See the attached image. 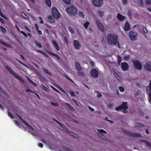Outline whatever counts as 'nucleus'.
Listing matches in <instances>:
<instances>
[{
	"label": "nucleus",
	"instance_id": "obj_11",
	"mask_svg": "<svg viewBox=\"0 0 151 151\" xmlns=\"http://www.w3.org/2000/svg\"><path fill=\"white\" fill-rule=\"evenodd\" d=\"M92 4L95 6L99 7L103 4V0H93Z\"/></svg>",
	"mask_w": 151,
	"mask_h": 151
},
{
	"label": "nucleus",
	"instance_id": "obj_15",
	"mask_svg": "<svg viewBox=\"0 0 151 151\" xmlns=\"http://www.w3.org/2000/svg\"><path fill=\"white\" fill-rule=\"evenodd\" d=\"M17 116L19 118L21 121L23 123H24V124L26 125L27 127H29V128H31L32 130H33V128L30 125H29L28 123H27L25 121L24 119L19 115L17 114Z\"/></svg>",
	"mask_w": 151,
	"mask_h": 151
},
{
	"label": "nucleus",
	"instance_id": "obj_12",
	"mask_svg": "<svg viewBox=\"0 0 151 151\" xmlns=\"http://www.w3.org/2000/svg\"><path fill=\"white\" fill-rule=\"evenodd\" d=\"M73 44L74 47L76 50H79L81 47V45L78 40H74L73 41Z\"/></svg>",
	"mask_w": 151,
	"mask_h": 151
},
{
	"label": "nucleus",
	"instance_id": "obj_56",
	"mask_svg": "<svg viewBox=\"0 0 151 151\" xmlns=\"http://www.w3.org/2000/svg\"><path fill=\"white\" fill-rule=\"evenodd\" d=\"M117 78L120 82H122L123 79L120 76H119Z\"/></svg>",
	"mask_w": 151,
	"mask_h": 151
},
{
	"label": "nucleus",
	"instance_id": "obj_39",
	"mask_svg": "<svg viewBox=\"0 0 151 151\" xmlns=\"http://www.w3.org/2000/svg\"><path fill=\"white\" fill-rule=\"evenodd\" d=\"M58 124L62 128L64 129H65L66 128V127L65 125H64L63 124H62V123L60 122H59V123H58Z\"/></svg>",
	"mask_w": 151,
	"mask_h": 151
},
{
	"label": "nucleus",
	"instance_id": "obj_9",
	"mask_svg": "<svg viewBox=\"0 0 151 151\" xmlns=\"http://www.w3.org/2000/svg\"><path fill=\"white\" fill-rule=\"evenodd\" d=\"M98 133L97 135L98 137L101 139L105 140V137L104 135V134H106V132L104 131L102 129H98Z\"/></svg>",
	"mask_w": 151,
	"mask_h": 151
},
{
	"label": "nucleus",
	"instance_id": "obj_38",
	"mask_svg": "<svg viewBox=\"0 0 151 151\" xmlns=\"http://www.w3.org/2000/svg\"><path fill=\"white\" fill-rule=\"evenodd\" d=\"M68 29L70 32L71 33H74V31L73 29L71 28L70 26L68 27Z\"/></svg>",
	"mask_w": 151,
	"mask_h": 151
},
{
	"label": "nucleus",
	"instance_id": "obj_44",
	"mask_svg": "<svg viewBox=\"0 0 151 151\" xmlns=\"http://www.w3.org/2000/svg\"><path fill=\"white\" fill-rule=\"evenodd\" d=\"M127 14L129 18H131L132 17V12L130 10L128 11L127 12Z\"/></svg>",
	"mask_w": 151,
	"mask_h": 151
},
{
	"label": "nucleus",
	"instance_id": "obj_19",
	"mask_svg": "<svg viewBox=\"0 0 151 151\" xmlns=\"http://www.w3.org/2000/svg\"><path fill=\"white\" fill-rule=\"evenodd\" d=\"M75 65L76 70L78 71H81L82 68L80 66V65L79 63L76 62L75 63Z\"/></svg>",
	"mask_w": 151,
	"mask_h": 151
},
{
	"label": "nucleus",
	"instance_id": "obj_50",
	"mask_svg": "<svg viewBox=\"0 0 151 151\" xmlns=\"http://www.w3.org/2000/svg\"><path fill=\"white\" fill-rule=\"evenodd\" d=\"M148 100L149 102L151 103V93H150L149 94Z\"/></svg>",
	"mask_w": 151,
	"mask_h": 151
},
{
	"label": "nucleus",
	"instance_id": "obj_26",
	"mask_svg": "<svg viewBox=\"0 0 151 151\" xmlns=\"http://www.w3.org/2000/svg\"><path fill=\"white\" fill-rule=\"evenodd\" d=\"M48 18L49 19V22L50 23H52L55 22L54 19L51 15L48 16Z\"/></svg>",
	"mask_w": 151,
	"mask_h": 151
},
{
	"label": "nucleus",
	"instance_id": "obj_31",
	"mask_svg": "<svg viewBox=\"0 0 151 151\" xmlns=\"http://www.w3.org/2000/svg\"><path fill=\"white\" fill-rule=\"evenodd\" d=\"M43 71L44 72L47 74H48L50 75H52L51 73L48 70L46 69H44Z\"/></svg>",
	"mask_w": 151,
	"mask_h": 151
},
{
	"label": "nucleus",
	"instance_id": "obj_28",
	"mask_svg": "<svg viewBox=\"0 0 151 151\" xmlns=\"http://www.w3.org/2000/svg\"><path fill=\"white\" fill-rule=\"evenodd\" d=\"M90 23L88 22H85L83 24V26L86 29H87L88 28V26L89 25Z\"/></svg>",
	"mask_w": 151,
	"mask_h": 151
},
{
	"label": "nucleus",
	"instance_id": "obj_45",
	"mask_svg": "<svg viewBox=\"0 0 151 151\" xmlns=\"http://www.w3.org/2000/svg\"><path fill=\"white\" fill-rule=\"evenodd\" d=\"M139 2L140 6L142 7H143V0H139Z\"/></svg>",
	"mask_w": 151,
	"mask_h": 151
},
{
	"label": "nucleus",
	"instance_id": "obj_4",
	"mask_svg": "<svg viewBox=\"0 0 151 151\" xmlns=\"http://www.w3.org/2000/svg\"><path fill=\"white\" fill-rule=\"evenodd\" d=\"M128 108L127 103L124 102L121 105L116 107L115 109L117 111H119L122 109H124L123 110L124 113H127V109Z\"/></svg>",
	"mask_w": 151,
	"mask_h": 151
},
{
	"label": "nucleus",
	"instance_id": "obj_25",
	"mask_svg": "<svg viewBox=\"0 0 151 151\" xmlns=\"http://www.w3.org/2000/svg\"><path fill=\"white\" fill-rule=\"evenodd\" d=\"M145 126V125L142 123H137L136 124L134 127H142Z\"/></svg>",
	"mask_w": 151,
	"mask_h": 151
},
{
	"label": "nucleus",
	"instance_id": "obj_16",
	"mask_svg": "<svg viewBox=\"0 0 151 151\" xmlns=\"http://www.w3.org/2000/svg\"><path fill=\"white\" fill-rule=\"evenodd\" d=\"M96 22L99 29L102 32H103L104 31V29L103 25L98 20H96Z\"/></svg>",
	"mask_w": 151,
	"mask_h": 151
},
{
	"label": "nucleus",
	"instance_id": "obj_34",
	"mask_svg": "<svg viewBox=\"0 0 151 151\" xmlns=\"http://www.w3.org/2000/svg\"><path fill=\"white\" fill-rule=\"evenodd\" d=\"M55 86L57 87L63 93H65V92L60 86H58V85L56 84Z\"/></svg>",
	"mask_w": 151,
	"mask_h": 151
},
{
	"label": "nucleus",
	"instance_id": "obj_24",
	"mask_svg": "<svg viewBox=\"0 0 151 151\" xmlns=\"http://www.w3.org/2000/svg\"><path fill=\"white\" fill-rule=\"evenodd\" d=\"M65 104L69 108L70 110L72 111H74L75 110L74 108L71 106L69 104L66 103Z\"/></svg>",
	"mask_w": 151,
	"mask_h": 151
},
{
	"label": "nucleus",
	"instance_id": "obj_32",
	"mask_svg": "<svg viewBox=\"0 0 151 151\" xmlns=\"http://www.w3.org/2000/svg\"><path fill=\"white\" fill-rule=\"evenodd\" d=\"M21 16L24 18L28 19L29 18L24 13L22 12L21 13Z\"/></svg>",
	"mask_w": 151,
	"mask_h": 151
},
{
	"label": "nucleus",
	"instance_id": "obj_58",
	"mask_svg": "<svg viewBox=\"0 0 151 151\" xmlns=\"http://www.w3.org/2000/svg\"><path fill=\"white\" fill-rule=\"evenodd\" d=\"M38 146L39 147L41 148H42L43 147V144L41 143H39L38 144Z\"/></svg>",
	"mask_w": 151,
	"mask_h": 151
},
{
	"label": "nucleus",
	"instance_id": "obj_41",
	"mask_svg": "<svg viewBox=\"0 0 151 151\" xmlns=\"http://www.w3.org/2000/svg\"><path fill=\"white\" fill-rule=\"evenodd\" d=\"M98 14L100 17H101L104 15V12L101 11H99L98 12Z\"/></svg>",
	"mask_w": 151,
	"mask_h": 151
},
{
	"label": "nucleus",
	"instance_id": "obj_8",
	"mask_svg": "<svg viewBox=\"0 0 151 151\" xmlns=\"http://www.w3.org/2000/svg\"><path fill=\"white\" fill-rule=\"evenodd\" d=\"M129 36L131 40L134 41L137 39L138 34L137 32L133 31H131L129 32Z\"/></svg>",
	"mask_w": 151,
	"mask_h": 151
},
{
	"label": "nucleus",
	"instance_id": "obj_13",
	"mask_svg": "<svg viewBox=\"0 0 151 151\" xmlns=\"http://www.w3.org/2000/svg\"><path fill=\"white\" fill-rule=\"evenodd\" d=\"M144 68L146 70L151 72V63L147 62L144 66Z\"/></svg>",
	"mask_w": 151,
	"mask_h": 151
},
{
	"label": "nucleus",
	"instance_id": "obj_33",
	"mask_svg": "<svg viewBox=\"0 0 151 151\" xmlns=\"http://www.w3.org/2000/svg\"><path fill=\"white\" fill-rule=\"evenodd\" d=\"M0 43L6 46L9 47L10 46V45L2 41H0Z\"/></svg>",
	"mask_w": 151,
	"mask_h": 151
},
{
	"label": "nucleus",
	"instance_id": "obj_36",
	"mask_svg": "<svg viewBox=\"0 0 151 151\" xmlns=\"http://www.w3.org/2000/svg\"><path fill=\"white\" fill-rule=\"evenodd\" d=\"M79 16L83 18H84V15L82 12L80 11L78 13Z\"/></svg>",
	"mask_w": 151,
	"mask_h": 151
},
{
	"label": "nucleus",
	"instance_id": "obj_63",
	"mask_svg": "<svg viewBox=\"0 0 151 151\" xmlns=\"http://www.w3.org/2000/svg\"><path fill=\"white\" fill-rule=\"evenodd\" d=\"M14 122L16 124L19 126V122L17 120H15V121H14Z\"/></svg>",
	"mask_w": 151,
	"mask_h": 151
},
{
	"label": "nucleus",
	"instance_id": "obj_49",
	"mask_svg": "<svg viewBox=\"0 0 151 151\" xmlns=\"http://www.w3.org/2000/svg\"><path fill=\"white\" fill-rule=\"evenodd\" d=\"M64 40L67 44H68V39L66 37H64Z\"/></svg>",
	"mask_w": 151,
	"mask_h": 151
},
{
	"label": "nucleus",
	"instance_id": "obj_14",
	"mask_svg": "<svg viewBox=\"0 0 151 151\" xmlns=\"http://www.w3.org/2000/svg\"><path fill=\"white\" fill-rule=\"evenodd\" d=\"M122 68L123 70L126 71L129 69V65L126 63H121Z\"/></svg>",
	"mask_w": 151,
	"mask_h": 151
},
{
	"label": "nucleus",
	"instance_id": "obj_42",
	"mask_svg": "<svg viewBox=\"0 0 151 151\" xmlns=\"http://www.w3.org/2000/svg\"><path fill=\"white\" fill-rule=\"evenodd\" d=\"M142 30L145 33H148V31L145 27L143 26L142 27Z\"/></svg>",
	"mask_w": 151,
	"mask_h": 151
},
{
	"label": "nucleus",
	"instance_id": "obj_23",
	"mask_svg": "<svg viewBox=\"0 0 151 151\" xmlns=\"http://www.w3.org/2000/svg\"><path fill=\"white\" fill-rule=\"evenodd\" d=\"M40 88L45 91L47 92H50V90L49 89H48L47 87H46L45 86H44L43 85H41L40 86Z\"/></svg>",
	"mask_w": 151,
	"mask_h": 151
},
{
	"label": "nucleus",
	"instance_id": "obj_47",
	"mask_svg": "<svg viewBox=\"0 0 151 151\" xmlns=\"http://www.w3.org/2000/svg\"><path fill=\"white\" fill-rule=\"evenodd\" d=\"M51 104L53 106H59V104L57 103H54L52 102H51Z\"/></svg>",
	"mask_w": 151,
	"mask_h": 151
},
{
	"label": "nucleus",
	"instance_id": "obj_61",
	"mask_svg": "<svg viewBox=\"0 0 151 151\" xmlns=\"http://www.w3.org/2000/svg\"><path fill=\"white\" fill-rule=\"evenodd\" d=\"M37 51L39 52L40 53L42 54H44V52L43 51H42V50H37Z\"/></svg>",
	"mask_w": 151,
	"mask_h": 151
},
{
	"label": "nucleus",
	"instance_id": "obj_55",
	"mask_svg": "<svg viewBox=\"0 0 151 151\" xmlns=\"http://www.w3.org/2000/svg\"><path fill=\"white\" fill-rule=\"evenodd\" d=\"M127 0H122V3L123 4L125 5L127 3Z\"/></svg>",
	"mask_w": 151,
	"mask_h": 151
},
{
	"label": "nucleus",
	"instance_id": "obj_6",
	"mask_svg": "<svg viewBox=\"0 0 151 151\" xmlns=\"http://www.w3.org/2000/svg\"><path fill=\"white\" fill-rule=\"evenodd\" d=\"M124 133L129 137H140L141 135L139 134L131 132L129 131H124Z\"/></svg>",
	"mask_w": 151,
	"mask_h": 151
},
{
	"label": "nucleus",
	"instance_id": "obj_17",
	"mask_svg": "<svg viewBox=\"0 0 151 151\" xmlns=\"http://www.w3.org/2000/svg\"><path fill=\"white\" fill-rule=\"evenodd\" d=\"M66 131L71 136L74 137V138L76 139H78L79 138V136L77 134L73 132H70L68 130H67Z\"/></svg>",
	"mask_w": 151,
	"mask_h": 151
},
{
	"label": "nucleus",
	"instance_id": "obj_29",
	"mask_svg": "<svg viewBox=\"0 0 151 151\" xmlns=\"http://www.w3.org/2000/svg\"><path fill=\"white\" fill-rule=\"evenodd\" d=\"M46 3L48 7H50L51 2L50 0H45Z\"/></svg>",
	"mask_w": 151,
	"mask_h": 151
},
{
	"label": "nucleus",
	"instance_id": "obj_3",
	"mask_svg": "<svg viewBox=\"0 0 151 151\" xmlns=\"http://www.w3.org/2000/svg\"><path fill=\"white\" fill-rule=\"evenodd\" d=\"M5 67L10 73L12 74L15 78L18 79L21 83H25V81L23 79L19 78L18 75L14 72L9 66L6 65Z\"/></svg>",
	"mask_w": 151,
	"mask_h": 151
},
{
	"label": "nucleus",
	"instance_id": "obj_21",
	"mask_svg": "<svg viewBox=\"0 0 151 151\" xmlns=\"http://www.w3.org/2000/svg\"><path fill=\"white\" fill-rule=\"evenodd\" d=\"M117 19L120 21H123L125 18V17L118 13L117 16Z\"/></svg>",
	"mask_w": 151,
	"mask_h": 151
},
{
	"label": "nucleus",
	"instance_id": "obj_18",
	"mask_svg": "<svg viewBox=\"0 0 151 151\" xmlns=\"http://www.w3.org/2000/svg\"><path fill=\"white\" fill-rule=\"evenodd\" d=\"M130 29V25L127 21H126L124 25V29L127 31L129 30Z\"/></svg>",
	"mask_w": 151,
	"mask_h": 151
},
{
	"label": "nucleus",
	"instance_id": "obj_60",
	"mask_svg": "<svg viewBox=\"0 0 151 151\" xmlns=\"http://www.w3.org/2000/svg\"><path fill=\"white\" fill-rule=\"evenodd\" d=\"M114 75L115 77L116 78H117L119 76V75L116 72H115L114 73Z\"/></svg>",
	"mask_w": 151,
	"mask_h": 151
},
{
	"label": "nucleus",
	"instance_id": "obj_54",
	"mask_svg": "<svg viewBox=\"0 0 151 151\" xmlns=\"http://www.w3.org/2000/svg\"><path fill=\"white\" fill-rule=\"evenodd\" d=\"M97 93H98V94L97 96V97L98 98H100L102 96V95L98 91H97Z\"/></svg>",
	"mask_w": 151,
	"mask_h": 151
},
{
	"label": "nucleus",
	"instance_id": "obj_1",
	"mask_svg": "<svg viewBox=\"0 0 151 151\" xmlns=\"http://www.w3.org/2000/svg\"><path fill=\"white\" fill-rule=\"evenodd\" d=\"M107 41L110 45H117L119 48L120 47L118 40L117 36L115 34H109L108 35Z\"/></svg>",
	"mask_w": 151,
	"mask_h": 151
},
{
	"label": "nucleus",
	"instance_id": "obj_27",
	"mask_svg": "<svg viewBox=\"0 0 151 151\" xmlns=\"http://www.w3.org/2000/svg\"><path fill=\"white\" fill-rule=\"evenodd\" d=\"M146 90L147 91H151V81H150L148 86L147 87Z\"/></svg>",
	"mask_w": 151,
	"mask_h": 151
},
{
	"label": "nucleus",
	"instance_id": "obj_57",
	"mask_svg": "<svg viewBox=\"0 0 151 151\" xmlns=\"http://www.w3.org/2000/svg\"><path fill=\"white\" fill-rule=\"evenodd\" d=\"M26 92L28 93H33V91L30 90L29 89H27L26 90Z\"/></svg>",
	"mask_w": 151,
	"mask_h": 151
},
{
	"label": "nucleus",
	"instance_id": "obj_52",
	"mask_svg": "<svg viewBox=\"0 0 151 151\" xmlns=\"http://www.w3.org/2000/svg\"><path fill=\"white\" fill-rule=\"evenodd\" d=\"M64 76L65 77V78L68 80L72 82H73V81L70 78H69V77H68V76H67L66 75H64Z\"/></svg>",
	"mask_w": 151,
	"mask_h": 151
},
{
	"label": "nucleus",
	"instance_id": "obj_59",
	"mask_svg": "<svg viewBox=\"0 0 151 151\" xmlns=\"http://www.w3.org/2000/svg\"><path fill=\"white\" fill-rule=\"evenodd\" d=\"M35 27L36 30L37 31L38 30H39V28L37 25L36 24H35Z\"/></svg>",
	"mask_w": 151,
	"mask_h": 151
},
{
	"label": "nucleus",
	"instance_id": "obj_43",
	"mask_svg": "<svg viewBox=\"0 0 151 151\" xmlns=\"http://www.w3.org/2000/svg\"><path fill=\"white\" fill-rule=\"evenodd\" d=\"M146 4L148 5H150L151 3V0H145Z\"/></svg>",
	"mask_w": 151,
	"mask_h": 151
},
{
	"label": "nucleus",
	"instance_id": "obj_40",
	"mask_svg": "<svg viewBox=\"0 0 151 151\" xmlns=\"http://www.w3.org/2000/svg\"><path fill=\"white\" fill-rule=\"evenodd\" d=\"M0 29L2 32L3 33H5L6 32V30L5 28H4L3 26H1L0 27Z\"/></svg>",
	"mask_w": 151,
	"mask_h": 151
},
{
	"label": "nucleus",
	"instance_id": "obj_46",
	"mask_svg": "<svg viewBox=\"0 0 151 151\" xmlns=\"http://www.w3.org/2000/svg\"><path fill=\"white\" fill-rule=\"evenodd\" d=\"M64 2L67 4H69L70 3V0H63Z\"/></svg>",
	"mask_w": 151,
	"mask_h": 151
},
{
	"label": "nucleus",
	"instance_id": "obj_48",
	"mask_svg": "<svg viewBox=\"0 0 151 151\" xmlns=\"http://www.w3.org/2000/svg\"><path fill=\"white\" fill-rule=\"evenodd\" d=\"M8 113L9 116L11 118L14 119V117L13 116L12 114L11 113H10L9 111H8Z\"/></svg>",
	"mask_w": 151,
	"mask_h": 151
},
{
	"label": "nucleus",
	"instance_id": "obj_2",
	"mask_svg": "<svg viewBox=\"0 0 151 151\" xmlns=\"http://www.w3.org/2000/svg\"><path fill=\"white\" fill-rule=\"evenodd\" d=\"M68 14L71 16H75L77 13V10L75 6H71L66 9Z\"/></svg>",
	"mask_w": 151,
	"mask_h": 151
},
{
	"label": "nucleus",
	"instance_id": "obj_53",
	"mask_svg": "<svg viewBox=\"0 0 151 151\" xmlns=\"http://www.w3.org/2000/svg\"><path fill=\"white\" fill-rule=\"evenodd\" d=\"M70 94L71 96H75V93L73 91H71L70 92Z\"/></svg>",
	"mask_w": 151,
	"mask_h": 151
},
{
	"label": "nucleus",
	"instance_id": "obj_5",
	"mask_svg": "<svg viewBox=\"0 0 151 151\" xmlns=\"http://www.w3.org/2000/svg\"><path fill=\"white\" fill-rule=\"evenodd\" d=\"M51 14L52 16L56 19H58L60 17V12L55 7L52 8L51 10Z\"/></svg>",
	"mask_w": 151,
	"mask_h": 151
},
{
	"label": "nucleus",
	"instance_id": "obj_64",
	"mask_svg": "<svg viewBox=\"0 0 151 151\" xmlns=\"http://www.w3.org/2000/svg\"><path fill=\"white\" fill-rule=\"evenodd\" d=\"M65 149L66 150V151H73L69 147H66Z\"/></svg>",
	"mask_w": 151,
	"mask_h": 151
},
{
	"label": "nucleus",
	"instance_id": "obj_35",
	"mask_svg": "<svg viewBox=\"0 0 151 151\" xmlns=\"http://www.w3.org/2000/svg\"><path fill=\"white\" fill-rule=\"evenodd\" d=\"M146 144H147V146L151 147V143L147 141L146 140H143V141Z\"/></svg>",
	"mask_w": 151,
	"mask_h": 151
},
{
	"label": "nucleus",
	"instance_id": "obj_62",
	"mask_svg": "<svg viewBox=\"0 0 151 151\" xmlns=\"http://www.w3.org/2000/svg\"><path fill=\"white\" fill-rule=\"evenodd\" d=\"M37 51L39 52L40 53L42 54H44V52L43 51H42V50H37Z\"/></svg>",
	"mask_w": 151,
	"mask_h": 151
},
{
	"label": "nucleus",
	"instance_id": "obj_22",
	"mask_svg": "<svg viewBox=\"0 0 151 151\" xmlns=\"http://www.w3.org/2000/svg\"><path fill=\"white\" fill-rule=\"evenodd\" d=\"M45 51L48 53L52 55L55 56L57 59H59L60 58V57H59V56L58 55L55 54L52 52H50L48 50H45Z\"/></svg>",
	"mask_w": 151,
	"mask_h": 151
},
{
	"label": "nucleus",
	"instance_id": "obj_20",
	"mask_svg": "<svg viewBox=\"0 0 151 151\" xmlns=\"http://www.w3.org/2000/svg\"><path fill=\"white\" fill-rule=\"evenodd\" d=\"M52 42L56 49L57 51H59L60 50V47L57 42L54 40H52Z\"/></svg>",
	"mask_w": 151,
	"mask_h": 151
},
{
	"label": "nucleus",
	"instance_id": "obj_7",
	"mask_svg": "<svg viewBox=\"0 0 151 151\" xmlns=\"http://www.w3.org/2000/svg\"><path fill=\"white\" fill-rule=\"evenodd\" d=\"M133 65L135 68L137 70H140L142 68V66L140 62L137 60L133 61Z\"/></svg>",
	"mask_w": 151,
	"mask_h": 151
},
{
	"label": "nucleus",
	"instance_id": "obj_10",
	"mask_svg": "<svg viewBox=\"0 0 151 151\" xmlns=\"http://www.w3.org/2000/svg\"><path fill=\"white\" fill-rule=\"evenodd\" d=\"M99 72L95 69H91L90 71V75L93 78H97L98 77Z\"/></svg>",
	"mask_w": 151,
	"mask_h": 151
},
{
	"label": "nucleus",
	"instance_id": "obj_30",
	"mask_svg": "<svg viewBox=\"0 0 151 151\" xmlns=\"http://www.w3.org/2000/svg\"><path fill=\"white\" fill-rule=\"evenodd\" d=\"M35 43L37 46L39 48H41L42 47V45L40 42H38L37 41H35Z\"/></svg>",
	"mask_w": 151,
	"mask_h": 151
},
{
	"label": "nucleus",
	"instance_id": "obj_37",
	"mask_svg": "<svg viewBox=\"0 0 151 151\" xmlns=\"http://www.w3.org/2000/svg\"><path fill=\"white\" fill-rule=\"evenodd\" d=\"M117 60L118 61V64L119 65L121 63L122 60L121 57H120V56H117Z\"/></svg>",
	"mask_w": 151,
	"mask_h": 151
},
{
	"label": "nucleus",
	"instance_id": "obj_51",
	"mask_svg": "<svg viewBox=\"0 0 151 151\" xmlns=\"http://www.w3.org/2000/svg\"><path fill=\"white\" fill-rule=\"evenodd\" d=\"M119 91L121 92H124V88L120 86L119 87Z\"/></svg>",
	"mask_w": 151,
	"mask_h": 151
}]
</instances>
